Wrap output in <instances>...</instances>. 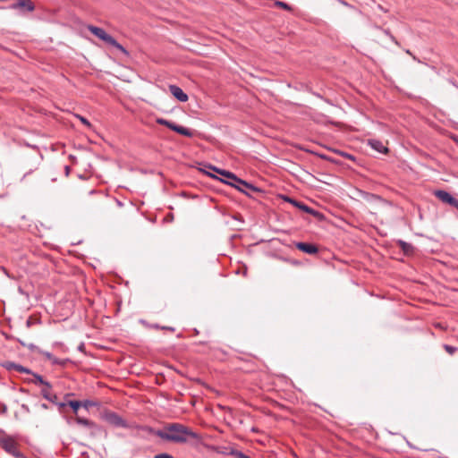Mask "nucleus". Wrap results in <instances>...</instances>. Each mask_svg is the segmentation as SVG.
<instances>
[{
  "mask_svg": "<svg viewBox=\"0 0 458 458\" xmlns=\"http://www.w3.org/2000/svg\"><path fill=\"white\" fill-rule=\"evenodd\" d=\"M156 435L165 441L176 444L190 443L194 446L200 445L203 441L199 434L180 423L167 424L163 429L157 431Z\"/></svg>",
  "mask_w": 458,
  "mask_h": 458,
  "instance_id": "1",
  "label": "nucleus"
},
{
  "mask_svg": "<svg viewBox=\"0 0 458 458\" xmlns=\"http://www.w3.org/2000/svg\"><path fill=\"white\" fill-rule=\"evenodd\" d=\"M208 168H210L213 171L216 172L217 174L233 181L234 182H226L247 195L250 194L248 191H252V192L259 191V190L257 187H255L254 185H252L242 179H239L238 177H236V175L234 174H233L229 171L222 170V169L216 168L212 165H209Z\"/></svg>",
  "mask_w": 458,
  "mask_h": 458,
  "instance_id": "2",
  "label": "nucleus"
},
{
  "mask_svg": "<svg viewBox=\"0 0 458 458\" xmlns=\"http://www.w3.org/2000/svg\"><path fill=\"white\" fill-rule=\"evenodd\" d=\"M88 30L94 34L96 37L100 38L101 40L105 41L106 43L114 47L118 50L122 51L123 53L126 54V50L124 47L119 44L112 36L107 34L103 29L89 25L88 26Z\"/></svg>",
  "mask_w": 458,
  "mask_h": 458,
  "instance_id": "3",
  "label": "nucleus"
},
{
  "mask_svg": "<svg viewBox=\"0 0 458 458\" xmlns=\"http://www.w3.org/2000/svg\"><path fill=\"white\" fill-rule=\"evenodd\" d=\"M157 123L158 124L165 125V126L168 127L172 131H176L177 133H179L181 135L187 136V137H191L193 135V133L191 130H189L185 127L177 125V124H175L170 121H167L165 119L157 118Z\"/></svg>",
  "mask_w": 458,
  "mask_h": 458,
  "instance_id": "4",
  "label": "nucleus"
},
{
  "mask_svg": "<svg viewBox=\"0 0 458 458\" xmlns=\"http://www.w3.org/2000/svg\"><path fill=\"white\" fill-rule=\"evenodd\" d=\"M0 445L3 449H4L7 453L11 454L13 456L18 457L20 453L17 448V443L12 437H4L0 440Z\"/></svg>",
  "mask_w": 458,
  "mask_h": 458,
  "instance_id": "5",
  "label": "nucleus"
},
{
  "mask_svg": "<svg viewBox=\"0 0 458 458\" xmlns=\"http://www.w3.org/2000/svg\"><path fill=\"white\" fill-rule=\"evenodd\" d=\"M434 194L442 202L449 204V205L458 208V199H454L447 191L438 190V191H436L434 192Z\"/></svg>",
  "mask_w": 458,
  "mask_h": 458,
  "instance_id": "6",
  "label": "nucleus"
},
{
  "mask_svg": "<svg viewBox=\"0 0 458 458\" xmlns=\"http://www.w3.org/2000/svg\"><path fill=\"white\" fill-rule=\"evenodd\" d=\"M106 420L108 423L122 428H127V423L116 413L114 412H107L106 414Z\"/></svg>",
  "mask_w": 458,
  "mask_h": 458,
  "instance_id": "7",
  "label": "nucleus"
},
{
  "mask_svg": "<svg viewBox=\"0 0 458 458\" xmlns=\"http://www.w3.org/2000/svg\"><path fill=\"white\" fill-rule=\"evenodd\" d=\"M169 90H170L171 94L179 101H181V102L188 101V99H189L188 95L186 93H184L182 91V89L181 88H179L178 86L170 85Z\"/></svg>",
  "mask_w": 458,
  "mask_h": 458,
  "instance_id": "8",
  "label": "nucleus"
},
{
  "mask_svg": "<svg viewBox=\"0 0 458 458\" xmlns=\"http://www.w3.org/2000/svg\"><path fill=\"white\" fill-rule=\"evenodd\" d=\"M286 199L289 202H291L293 206H295L296 208L303 210L306 213L311 214V215H313L314 216H317V217H321L322 216L319 212L310 208V207L304 205L303 203L298 202V201H296L294 199H289V198H287Z\"/></svg>",
  "mask_w": 458,
  "mask_h": 458,
  "instance_id": "9",
  "label": "nucleus"
},
{
  "mask_svg": "<svg viewBox=\"0 0 458 458\" xmlns=\"http://www.w3.org/2000/svg\"><path fill=\"white\" fill-rule=\"evenodd\" d=\"M13 9H27L30 12L34 10V4L30 0H17L16 3L11 5Z\"/></svg>",
  "mask_w": 458,
  "mask_h": 458,
  "instance_id": "10",
  "label": "nucleus"
},
{
  "mask_svg": "<svg viewBox=\"0 0 458 458\" xmlns=\"http://www.w3.org/2000/svg\"><path fill=\"white\" fill-rule=\"evenodd\" d=\"M41 394L47 400H49L52 403H56L57 396L51 392V385L49 383H45L41 390Z\"/></svg>",
  "mask_w": 458,
  "mask_h": 458,
  "instance_id": "11",
  "label": "nucleus"
},
{
  "mask_svg": "<svg viewBox=\"0 0 458 458\" xmlns=\"http://www.w3.org/2000/svg\"><path fill=\"white\" fill-rule=\"evenodd\" d=\"M296 248L308 254H315L318 251V248L315 245L305 242H298Z\"/></svg>",
  "mask_w": 458,
  "mask_h": 458,
  "instance_id": "12",
  "label": "nucleus"
},
{
  "mask_svg": "<svg viewBox=\"0 0 458 458\" xmlns=\"http://www.w3.org/2000/svg\"><path fill=\"white\" fill-rule=\"evenodd\" d=\"M357 197L364 199L368 202H371L373 200L380 201L381 199L374 194L368 193L363 191L356 190Z\"/></svg>",
  "mask_w": 458,
  "mask_h": 458,
  "instance_id": "13",
  "label": "nucleus"
},
{
  "mask_svg": "<svg viewBox=\"0 0 458 458\" xmlns=\"http://www.w3.org/2000/svg\"><path fill=\"white\" fill-rule=\"evenodd\" d=\"M369 145L379 153H386L388 150L387 148L378 140H369Z\"/></svg>",
  "mask_w": 458,
  "mask_h": 458,
  "instance_id": "14",
  "label": "nucleus"
},
{
  "mask_svg": "<svg viewBox=\"0 0 458 458\" xmlns=\"http://www.w3.org/2000/svg\"><path fill=\"white\" fill-rule=\"evenodd\" d=\"M75 420L78 424H81L82 426L89 427V428H96V424L89 420L81 418L79 416H77Z\"/></svg>",
  "mask_w": 458,
  "mask_h": 458,
  "instance_id": "15",
  "label": "nucleus"
},
{
  "mask_svg": "<svg viewBox=\"0 0 458 458\" xmlns=\"http://www.w3.org/2000/svg\"><path fill=\"white\" fill-rule=\"evenodd\" d=\"M229 454L235 458H250V457L247 456L246 454H244L243 453H242L241 451H238L236 449H232L229 452Z\"/></svg>",
  "mask_w": 458,
  "mask_h": 458,
  "instance_id": "16",
  "label": "nucleus"
},
{
  "mask_svg": "<svg viewBox=\"0 0 458 458\" xmlns=\"http://www.w3.org/2000/svg\"><path fill=\"white\" fill-rule=\"evenodd\" d=\"M69 405L72 408L73 411L76 413L78 409L81 407V403L79 401H70Z\"/></svg>",
  "mask_w": 458,
  "mask_h": 458,
  "instance_id": "17",
  "label": "nucleus"
},
{
  "mask_svg": "<svg viewBox=\"0 0 458 458\" xmlns=\"http://www.w3.org/2000/svg\"><path fill=\"white\" fill-rule=\"evenodd\" d=\"M400 245H401L403 250L406 253H408L409 251H411L412 250V246L404 242H400Z\"/></svg>",
  "mask_w": 458,
  "mask_h": 458,
  "instance_id": "18",
  "label": "nucleus"
},
{
  "mask_svg": "<svg viewBox=\"0 0 458 458\" xmlns=\"http://www.w3.org/2000/svg\"><path fill=\"white\" fill-rule=\"evenodd\" d=\"M76 117L84 124L86 125L88 128H91L92 125L91 123L83 116L80 115V114H76Z\"/></svg>",
  "mask_w": 458,
  "mask_h": 458,
  "instance_id": "19",
  "label": "nucleus"
},
{
  "mask_svg": "<svg viewBox=\"0 0 458 458\" xmlns=\"http://www.w3.org/2000/svg\"><path fill=\"white\" fill-rule=\"evenodd\" d=\"M444 349L449 353V354H454L455 352H456V348L454 347V346H451V345H448V344H445L444 345Z\"/></svg>",
  "mask_w": 458,
  "mask_h": 458,
  "instance_id": "20",
  "label": "nucleus"
},
{
  "mask_svg": "<svg viewBox=\"0 0 458 458\" xmlns=\"http://www.w3.org/2000/svg\"><path fill=\"white\" fill-rule=\"evenodd\" d=\"M275 4H276V6H279V7H281V8H283V9H285V10H291V7H290L286 3H284V2H281V1H276V2L275 3Z\"/></svg>",
  "mask_w": 458,
  "mask_h": 458,
  "instance_id": "21",
  "label": "nucleus"
},
{
  "mask_svg": "<svg viewBox=\"0 0 458 458\" xmlns=\"http://www.w3.org/2000/svg\"><path fill=\"white\" fill-rule=\"evenodd\" d=\"M154 458H174V457L172 456L171 454H165V453H162V454H156L154 456Z\"/></svg>",
  "mask_w": 458,
  "mask_h": 458,
  "instance_id": "22",
  "label": "nucleus"
},
{
  "mask_svg": "<svg viewBox=\"0 0 458 458\" xmlns=\"http://www.w3.org/2000/svg\"><path fill=\"white\" fill-rule=\"evenodd\" d=\"M36 383H39V384H41L42 386H44V385H45V383H47V382L43 380L42 377H40V376H37V377H36Z\"/></svg>",
  "mask_w": 458,
  "mask_h": 458,
  "instance_id": "23",
  "label": "nucleus"
},
{
  "mask_svg": "<svg viewBox=\"0 0 458 458\" xmlns=\"http://www.w3.org/2000/svg\"><path fill=\"white\" fill-rule=\"evenodd\" d=\"M42 407L45 408V409L47 408V406L46 404H42Z\"/></svg>",
  "mask_w": 458,
  "mask_h": 458,
  "instance_id": "24",
  "label": "nucleus"
}]
</instances>
